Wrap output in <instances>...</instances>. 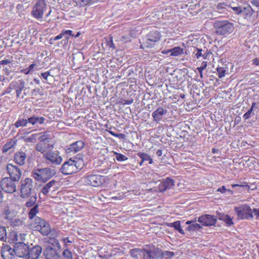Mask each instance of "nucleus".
<instances>
[{
	"instance_id": "473e14b6",
	"label": "nucleus",
	"mask_w": 259,
	"mask_h": 259,
	"mask_svg": "<svg viewBox=\"0 0 259 259\" xmlns=\"http://www.w3.org/2000/svg\"><path fill=\"white\" fill-rule=\"evenodd\" d=\"M252 9L249 5L245 7H242L241 10V14L243 16H251L252 15Z\"/></svg>"
},
{
	"instance_id": "c9c22d12",
	"label": "nucleus",
	"mask_w": 259,
	"mask_h": 259,
	"mask_svg": "<svg viewBox=\"0 0 259 259\" xmlns=\"http://www.w3.org/2000/svg\"><path fill=\"white\" fill-rule=\"evenodd\" d=\"M10 225L12 227H19L25 226L23 221L21 219L18 218H14L10 222Z\"/></svg>"
},
{
	"instance_id": "b1692460",
	"label": "nucleus",
	"mask_w": 259,
	"mask_h": 259,
	"mask_svg": "<svg viewBox=\"0 0 259 259\" xmlns=\"http://www.w3.org/2000/svg\"><path fill=\"white\" fill-rule=\"evenodd\" d=\"M46 120L45 118L42 116H38L35 115L28 117L29 124L36 126L44 124Z\"/></svg>"
},
{
	"instance_id": "cd10ccee",
	"label": "nucleus",
	"mask_w": 259,
	"mask_h": 259,
	"mask_svg": "<svg viewBox=\"0 0 259 259\" xmlns=\"http://www.w3.org/2000/svg\"><path fill=\"white\" fill-rule=\"evenodd\" d=\"M74 167L75 168V172L81 170L84 165V162L82 158H75L73 159Z\"/></svg>"
},
{
	"instance_id": "c756f323",
	"label": "nucleus",
	"mask_w": 259,
	"mask_h": 259,
	"mask_svg": "<svg viewBox=\"0 0 259 259\" xmlns=\"http://www.w3.org/2000/svg\"><path fill=\"white\" fill-rule=\"evenodd\" d=\"M169 52H170V56H178L184 53V49L179 47H176L171 49H169Z\"/></svg>"
},
{
	"instance_id": "774afa93",
	"label": "nucleus",
	"mask_w": 259,
	"mask_h": 259,
	"mask_svg": "<svg viewBox=\"0 0 259 259\" xmlns=\"http://www.w3.org/2000/svg\"><path fill=\"white\" fill-rule=\"evenodd\" d=\"M253 64L255 65H259V58H255L253 60Z\"/></svg>"
},
{
	"instance_id": "5fc2aeb1",
	"label": "nucleus",
	"mask_w": 259,
	"mask_h": 259,
	"mask_svg": "<svg viewBox=\"0 0 259 259\" xmlns=\"http://www.w3.org/2000/svg\"><path fill=\"white\" fill-rule=\"evenodd\" d=\"M253 212L256 220H259V207L258 208H253Z\"/></svg>"
},
{
	"instance_id": "7c9ffc66",
	"label": "nucleus",
	"mask_w": 259,
	"mask_h": 259,
	"mask_svg": "<svg viewBox=\"0 0 259 259\" xmlns=\"http://www.w3.org/2000/svg\"><path fill=\"white\" fill-rule=\"evenodd\" d=\"M232 188H235L236 190L241 193L244 189L248 188L249 186L245 182L241 183L240 184H235L231 185Z\"/></svg>"
},
{
	"instance_id": "49530a36",
	"label": "nucleus",
	"mask_w": 259,
	"mask_h": 259,
	"mask_svg": "<svg viewBox=\"0 0 259 259\" xmlns=\"http://www.w3.org/2000/svg\"><path fill=\"white\" fill-rule=\"evenodd\" d=\"M38 134H32L31 136L25 138L24 141L26 142L34 143L36 142Z\"/></svg>"
},
{
	"instance_id": "9b49d317",
	"label": "nucleus",
	"mask_w": 259,
	"mask_h": 259,
	"mask_svg": "<svg viewBox=\"0 0 259 259\" xmlns=\"http://www.w3.org/2000/svg\"><path fill=\"white\" fill-rule=\"evenodd\" d=\"M58 249L49 245L44 250L43 254L46 259H60V244L57 243Z\"/></svg>"
},
{
	"instance_id": "4468645a",
	"label": "nucleus",
	"mask_w": 259,
	"mask_h": 259,
	"mask_svg": "<svg viewBox=\"0 0 259 259\" xmlns=\"http://www.w3.org/2000/svg\"><path fill=\"white\" fill-rule=\"evenodd\" d=\"M7 170L10 176L9 178L16 182L19 181L22 176V171L18 167L9 163L7 166Z\"/></svg>"
},
{
	"instance_id": "f3484780",
	"label": "nucleus",
	"mask_w": 259,
	"mask_h": 259,
	"mask_svg": "<svg viewBox=\"0 0 259 259\" xmlns=\"http://www.w3.org/2000/svg\"><path fill=\"white\" fill-rule=\"evenodd\" d=\"M73 159L70 158L65 161L62 165L60 171L65 175H71L75 172V168L74 167Z\"/></svg>"
},
{
	"instance_id": "412c9836",
	"label": "nucleus",
	"mask_w": 259,
	"mask_h": 259,
	"mask_svg": "<svg viewBox=\"0 0 259 259\" xmlns=\"http://www.w3.org/2000/svg\"><path fill=\"white\" fill-rule=\"evenodd\" d=\"M84 146V143L81 141H76L70 144L66 149L67 153H76L80 151Z\"/></svg>"
},
{
	"instance_id": "6e6d98bb",
	"label": "nucleus",
	"mask_w": 259,
	"mask_h": 259,
	"mask_svg": "<svg viewBox=\"0 0 259 259\" xmlns=\"http://www.w3.org/2000/svg\"><path fill=\"white\" fill-rule=\"evenodd\" d=\"M12 62V60L6 59L0 61V65H5Z\"/></svg>"
},
{
	"instance_id": "338daca9",
	"label": "nucleus",
	"mask_w": 259,
	"mask_h": 259,
	"mask_svg": "<svg viewBox=\"0 0 259 259\" xmlns=\"http://www.w3.org/2000/svg\"><path fill=\"white\" fill-rule=\"evenodd\" d=\"M20 72L23 73L25 75H27L30 72L28 68L21 70Z\"/></svg>"
},
{
	"instance_id": "6ab92c4d",
	"label": "nucleus",
	"mask_w": 259,
	"mask_h": 259,
	"mask_svg": "<svg viewBox=\"0 0 259 259\" xmlns=\"http://www.w3.org/2000/svg\"><path fill=\"white\" fill-rule=\"evenodd\" d=\"M42 253V247L36 245L30 247L29 246V253L27 256L28 259H37Z\"/></svg>"
},
{
	"instance_id": "052dcab7",
	"label": "nucleus",
	"mask_w": 259,
	"mask_h": 259,
	"mask_svg": "<svg viewBox=\"0 0 259 259\" xmlns=\"http://www.w3.org/2000/svg\"><path fill=\"white\" fill-rule=\"evenodd\" d=\"M206 66H207V62L205 61H203L201 63V66L200 67H198L197 69H200L204 70V69H205Z\"/></svg>"
},
{
	"instance_id": "37998d69",
	"label": "nucleus",
	"mask_w": 259,
	"mask_h": 259,
	"mask_svg": "<svg viewBox=\"0 0 259 259\" xmlns=\"http://www.w3.org/2000/svg\"><path fill=\"white\" fill-rule=\"evenodd\" d=\"M221 219L223 220L228 226H230L234 224L232 218L228 215H224Z\"/></svg>"
},
{
	"instance_id": "9d476101",
	"label": "nucleus",
	"mask_w": 259,
	"mask_h": 259,
	"mask_svg": "<svg viewBox=\"0 0 259 259\" xmlns=\"http://www.w3.org/2000/svg\"><path fill=\"white\" fill-rule=\"evenodd\" d=\"M15 182L13 180L6 177L1 180L0 185L3 191L8 193H12L16 191Z\"/></svg>"
},
{
	"instance_id": "2eb2a0df",
	"label": "nucleus",
	"mask_w": 259,
	"mask_h": 259,
	"mask_svg": "<svg viewBox=\"0 0 259 259\" xmlns=\"http://www.w3.org/2000/svg\"><path fill=\"white\" fill-rule=\"evenodd\" d=\"M161 254L160 249L154 246H147L145 247L144 259H158Z\"/></svg>"
},
{
	"instance_id": "e2e57ef3",
	"label": "nucleus",
	"mask_w": 259,
	"mask_h": 259,
	"mask_svg": "<svg viewBox=\"0 0 259 259\" xmlns=\"http://www.w3.org/2000/svg\"><path fill=\"white\" fill-rule=\"evenodd\" d=\"M107 45L110 47V48H113V49H115V45L113 42V40L112 39L110 40L108 42H107Z\"/></svg>"
},
{
	"instance_id": "7ed1b4c3",
	"label": "nucleus",
	"mask_w": 259,
	"mask_h": 259,
	"mask_svg": "<svg viewBox=\"0 0 259 259\" xmlns=\"http://www.w3.org/2000/svg\"><path fill=\"white\" fill-rule=\"evenodd\" d=\"M20 196L22 198H28L31 195L37 194V189L33 185L30 178H26L20 182Z\"/></svg>"
},
{
	"instance_id": "393cba45",
	"label": "nucleus",
	"mask_w": 259,
	"mask_h": 259,
	"mask_svg": "<svg viewBox=\"0 0 259 259\" xmlns=\"http://www.w3.org/2000/svg\"><path fill=\"white\" fill-rule=\"evenodd\" d=\"M57 185L58 182L57 181L54 180H51L42 188L41 189L42 193L45 195H47L52 189L53 191H55L57 188Z\"/></svg>"
},
{
	"instance_id": "3c124183",
	"label": "nucleus",
	"mask_w": 259,
	"mask_h": 259,
	"mask_svg": "<svg viewBox=\"0 0 259 259\" xmlns=\"http://www.w3.org/2000/svg\"><path fill=\"white\" fill-rule=\"evenodd\" d=\"M63 36L64 35L63 34V32L62 31L60 34L55 36L54 38H51L50 39V44H52L53 43V41L60 39L62 38Z\"/></svg>"
},
{
	"instance_id": "bb28decb",
	"label": "nucleus",
	"mask_w": 259,
	"mask_h": 259,
	"mask_svg": "<svg viewBox=\"0 0 259 259\" xmlns=\"http://www.w3.org/2000/svg\"><path fill=\"white\" fill-rule=\"evenodd\" d=\"M16 213L13 210H10L8 207H5L3 211V217L4 219L11 221L16 217Z\"/></svg>"
},
{
	"instance_id": "4c0bfd02",
	"label": "nucleus",
	"mask_w": 259,
	"mask_h": 259,
	"mask_svg": "<svg viewBox=\"0 0 259 259\" xmlns=\"http://www.w3.org/2000/svg\"><path fill=\"white\" fill-rule=\"evenodd\" d=\"M170 227H174L176 230L178 231L181 234L184 235L185 234L183 230L182 229L180 221H178L171 223Z\"/></svg>"
},
{
	"instance_id": "f8f14e48",
	"label": "nucleus",
	"mask_w": 259,
	"mask_h": 259,
	"mask_svg": "<svg viewBox=\"0 0 259 259\" xmlns=\"http://www.w3.org/2000/svg\"><path fill=\"white\" fill-rule=\"evenodd\" d=\"M104 182H105V178L102 176L98 175H90L84 179V183L87 185L94 187L100 186Z\"/></svg>"
},
{
	"instance_id": "6e6552de",
	"label": "nucleus",
	"mask_w": 259,
	"mask_h": 259,
	"mask_svg": "<svg viewBox=\"0 0 259 259\" xmlns=\"http://www.w3.org/2000/svg\"><path fill=\"white\" fill-rule=\"evenodd\" d=\"M47 164H52L53 165H60L62 161V158L60 155L58 151H51L43 155Z\"/></svg>"
},
{
	"instance_id": "13d9d810",
	"label": "nucleus",
	"mask_w": 259,
	"mask_h": 259,
	"mask_svg": "<svg viewBox=\"0 0 259 259\" xmlns=\"http://www.w3.org/2000/svg\"><path fill=\"white\" fill-rule=\"evenodd\" d=\"M217 192H220L222 194H224L227 192V188L225 186H222V187L219 188L217 190Z\"/></svg>"
},
{
	"instance_id": "a211bd4d",
	"label": "nucleus",
	"mask_w": 259,
	"mask_h": 259,
	"mask_svg": "<svg viewBox=\"0 0 259 259\" xmlns=\"http://www.w3.org/2000/svg\"><path fill=\"white\" fill-rule=\"evenodd\" d=\"M175 181L169 177L163 179L158 185L159 192H164L167 190L172 188L175 186Z\"/></svg>"
},
{
	"instance_id": "72a5a7b5",
	"label": "nucleus",
	"mask_w": 259,
	"mask_h": 259,
	"mask_svg": "<svg viewBox=\"0 0 259 259\" xmlns=\"http://www.w3.org/2000/svg\"><path fill=\"white\" fill-rule=\"evenodd\" d=\"M16 144V141L11 140L7 143L3 147V152L6 153L12 148Z\"/></svg>"
},
{
	"instance_id": "a878e982",
	"label": "nucleus",
	"mask_w": 259,
	"mask_h": 259,
	"mask_svg": "<svg viewBox=\"0 0 259 259\" xmlns=\"http://www.w3.org/2000/svg\"><path fill=\"white\" fill-rule=\"evenodd\" d=\"M130 253L131 256L135 258L144 259L145 248H134L130 250Z\"/></svg>"
},
{
	"instance_id": "39448f33",
	"label": "nucleus",
	"mask_w": 259,
	"mask_h": 259,
	"mask_svg": "<svg viewBox=\"0 0 259 259\" xmlns=\"http://www.w3.org/2000/svg\"><path fill=\"white\" fill-rule=\"evenodd\" d=\"M31 227L44 236L48 235L51 231L50 224L39 217L34 219V222L31 224Z\"/></svg>"
},
{
	"instance_id": "c03bdc74",
	"label": "nucleus",
	"mask_w": 259,
	"mask_h": 259,
	"mask_svg": "<svg viewBox=\"0 0 259 259\" xmlns=\"http://www.w3.org/2000/svg\"><path fill=\"white\" fill-rule=\"evenodd\" d=\"M62 255L64 259H72V252L68 249H66L63 251Z\"/></svg>"
},
{
	"instance_id": "a18cd8bd",
	"label": "nucleus",
	"mask_w": 259,
	"mask_h": 259,
	"mask_svg": "<svg viewBox=\"0 0 259 259\" xmlns=\"http://www.w3.org/2000/svg\"><path fill=\"white\" fill-rule=\"evenodd\" d=\"M92 0H73V2L77 5L80 6H84L88 5Z\"/></svg>"
},
{
	"instance_id": "c85d7f7f",
	"label": "nucleus",
	"mask_w": 259,
	"mask_h": 259,
	"mask_svg": "<svg viewBox=\"0 0 259 259\" xmlns=\"http://www.w3.org/2000/svg\"><path fill=\"white\" fill-rule=\"evenodd\" d=\"M16 127H27L29 124L28 118L24 119L23 118H19L17 121L14 124Z\"/></svg>"
},
{
	"instance_id": "79ce46f5",
	"label": "nucleus",
	"mask_w": 259,
	"mask_h": 259,
	"mask_svg": "<svg viewBox=\"0 0 259 259\" xmlns=\"http://www.w3.org/2000/svg\"><path fill=\"white\" fill-rule=\"evenodd\" d=\"M114 154L115 155V159L119 162L124 161L128 159L125 155L116 152H114Z\"/></svg>"
},
{
	"instance_id": "aec40b11",
	"label": "nucleus",
	"mask_w": 259,
	"mask_h": 259,
	"mask_svg": "<svg viewBox=\"0 0 259 259\" xmlns=\"http://www.w3.org/2000/svg\"><path fill=\"white\" fill-rule=\"evenodd\" d=\"M12 88L16 90V97H19L23 90L25 89V82L23 79L13 81L11 83Z\"/></svg>"
},
{
	"instance_id": "dca6fc26",
	"label": "nucleus",
	"mask_w": 259,
	"mask_h": 259,
	"mask_svg": "<svg viewBox=\"0 0 259 259\" xmlns=\"http://www.w3.org/2000/svg\"><path fill=\"white\" fill-rule=\"evenodd\" d=\"M198 222L202 226H214L217 222V219L213 215L203 214L198 218Z\"/></svg>"
},
{
	"instance_id": "0e129e2a",
	"label": "nucleus",
	"mask_w": 259,
	"mask_h": 259,
	"mask_svg": "<svg viewBox=\"0 0 259 259\" xmlns=\"http://www.w3.org/2000/svg\"><path fill=\"white\" fill-rule=\"evenodd\" d=\"M134 100L133 99L131 100H123V104L124 105H130L133 103Z\"/></svg>"
},
{
	"instance_id": "4be33fe9",
	"label": "nucleus",
	"mask_w": 259,
	"mask_h": 259,
	"mask_svg": "<svg viewBox=\"0 0 259 259\" xmlns=\"http://www.w3.org/2000/svg\"><path fill=\"white\" fill-rule=\"evenodd\" d=\"M26 158L27 154L26 152L20 151L15 153L14 161L18 165L22 166L25 164Z\"/></svg>"
},
{
	"instance_id": "ddd939ff",
	"label": "nucleus",
	"mask_w": 259,
	"mask_h": 259,
	"mask_svg": "<svg viewBox=\"0 0 259 259\" xmlns=\"http://www.w3.org/2000/svg\"><path fill=\"white\" fill-rule=\"evenodd\" d=\"M146 37L145 47L152 48L155 45V43L159 40L161 35L158 31H151L147 35Z\"/></svg>"
},
{
	"instance_id": "bf43d9fd",
	"label": "nucleus",
	"mask_w": 259,
	"mask_h": 259,
	"mask_svg": "<svg viewBox=\"0 0 259 259\" xmlns=\"http://www.w3.org/2000/svg\"><path fill=\"white\" fill-rule=\"evenodd\" d=\"M51 75L49 71L41 73V76L46 80H48V77Z\"/></svg>"
},
{
	"instance_id": "f03ea898",
	"label": "nucleus",
	"mask_w": 259,
	"mask_h": 259,
	"mask_svg": "<svg viewBox=\"0 0 259 259\" xmlns=\"http://www.w3.org/2000/svg\"><path fill=\"white\" fill-rule=\"evenodd\" d=\"M213 27L217 34L227 36L232 33L234 30V24L228 20H216L213 23Z\"/></svg>"
},
{
	"instance_id": "f704fd0d",
	"label": "nucleus",
	"mask_w": 259,
	"mask_h": 259,
	"mask_svg": "<svg viewBox=\"0 0 259 259\" xmlns=\"http://www.w3.org/2000/svg\"><path fill=\"white\" fill-rule=\"evenodd\" d=\"M137 155L142 159V162L147 161H149V164H152L153 163L152 159L147 154L139 152L137 153Z\"/></svg>"
},
{
	"instance_id": "a19ab883",
	"label": "nucleus",
	"mask_w": 259,
	"mask_h": 259,
	"mask_svg": "<svg viewBox=\"0 0 259 259\" xmlns=\"http://www.w3.org/2000/svg\"><path fill=\"white\" fill-rule=\"evenodd\" d=\"M202 226L199 224L194 223L189 225L187 230L190 231H198L202 228Z\"/></svg>"
},
{
	"instance_id": "20e7f679",
	"label": "nucleus",
	"mask_w": 259,
	"mask_h": 259,
	"mask_svg": "<svg viewBox=\"0 0 259 259\" xmlns=\"http://www.w3.org/2000/svg\"><path fill=\"white\" fill-rule=\"evenodd\" d=\"M50 136L44 134L39 138V142L36 145L35 149L43 154L52 151L54 145L50 143Z\"/></svg>"
},
{
	"instance_id": "0eeeda50",
	"label": "nucleus",
	"mask_w": 259,
	"mask_h": 259,
	"mask_svg": "<svg viewBox=\"0 0 259 259\" xmlns=\"http://www.w3.org/2000/svg\"><path fill=\"white\" fill-rule=\"evenodd\" d=\"M7 247L9 248L8 250L10 254H12V252L14 251L17 256L24 259H28L29 245L23 243H20L15 249H12L9 246Z\"/></svg>"
},
{
	"instance_id": "f257e3e1",
	"label": "nucleus",
	"mask_w": 259,
	"mask_h": 259,
	"mask_svg": "<svg viewBox=\"0 0 259 259\" xmlns=\"http://www.w3.org/2000/svg\"><path fill=\"white\" fill-rule=\"evenodd\" d=\"M56 174L54 167L38 168L33 171L32 177L38 181L46 182Z\"/></svg>"
},
{
	"instance_id": "58836bf2",
	"label": "nucleus",
	"mask_w": 259,
	"mask_h": 259,
	"mask_svg": "<svg viewBox=\"0 0 259 259\" xmlns=\"http://www.w3.org/2000/svg\"><path fill=\"white\" fill-rule=\"evenodd\" d=\"M7 239V230L5 227H0V241L6 242Z\"/></svg>"
},
{
	"instance_id": "4d7b16f0",
	"label": "nucleus",
	"mask_w": 259,
	"mask_h": 259,
	"mask_svg": "<svg viewBox=\"0 0 259 259\" xmlns=\"http://www.w3.org/2000/svg\"><path fill=\"white\" fill-rule=\"evenodd\" d=\"M13 89V88H12V86H11L10 83L9 87L6 89L5 91L2 94V95L10 94Z\"/></svg>"
},
{
	"instance_id": "603ef678",
	"label": "nucleus",
	"mask_w": 259,
	"mask_h": 259,
	"mask_svg": "<svg viewBox=\"0 0 259 259\" xmlns=\"http://www.w3.org/2000/svg\"><path fill=\"white\" fill-rule=\"evenodd\" d=\"M241 7H231L232 9L233 10L234 12L237 14L239 15L241 14Z\"/></svg>"
},
{
	"instance_id": "2f4dec72",
	"label": "nucleus",
	"mask_w": 259,
	"mask_h": 259,
	"mask_svg": "<svg viewBox=\"0 0 259 259\" xmlns=\"http://www.w3.org/2000/svg\"><path fill=\"white\" fill-rule=\"evenodd\" d=\"M28 198V200L26 201L25 203V205L27 207L33 206L34 205H35V202L37 200V194H35V195H30Z\"/></svg>"
},
{
	"instance_id": "864d4df0",
	"label": "nucleus",
	"mask_w": 259,
	"mask_h": 259,
	"mask_svg": "<svg viewBox=\"0 0 259 259\" xmlns=\"http://www.w3.org/2000/svg\"><path fill=\"white\" fill-rule=\"evenodd\" d=\"M253 110L252 109H249L247 112H246L243 116V117L245 119H247L250 118L251 113H252Z\"/></svg>"
},
{
	"instance_id": "423d86ee",
	"label": "nucleus",
	"mask_w": 259,
	"mask_h": 259,
	"mask_svg": "<svg viewBox=\"0 0 259 259\" xmlns=\"http://www.w3.org/2000/svg\"><path fill=\"white\" fill-rule=\"evenodd\" d=\"M235 213L238 219L241 220H248L253 218V209L247 204H243L234 208Z\"/></svg>"
},
{
	"instance_id": "680f3d73",
	"label": "nucleus",
	"mask_w": 259,
	"mask_h": 259,
	"mask_svg": "<svg viewBox=\"0 0 259 259\" xmlns=\"http://www.w3.org/2000/svg\"><path fill=\"white\" fill-rule=\"evenodd\" d=\"M197 52L196 53L195 55L197 59H198L200 57L202 56V49H197Z\"/></svg>"
},
{
	"instance_id": "e433bc0d",
	"label": "nucleus",
	"mask_w": 259,
	"mask_h": 259,
	"mask_svg": "<svg viewBox=\"0 0 259 259\" xmlns=\"http://www.w3.org/2000/svg\"><path fill=\"white\" fill-rule=\"evenodd\" d=\"M38 205L35 204L29 210L28 212V217L30 219L34 218L36 214L38 212Z\"/></svg>"
},
{
	"instance_id": "1a4fd4ad",
	"label": "nucleus",
	"mask_w": 259,
	"mask_h": 259,
	"mask_svg": "<svg viewBox=\"0 0 259 259\" xmlns=\"http://www.w3.org/2000/svg\"><path fill=\"white\" fill-rule=\"evenodd\" d=\"M46 8V4L44 0H37L32 8L31 15L37 19H41Z\"/></svg>"
},
{
	"instance_id": "8fccbe9b",
	"label": "nucleus",
	"mask_w": 259,
	"mask_h": 259,
	"mask_svg": "<svg viewBox=\"0 0 259 259\" xmlns=\"http://www.w3.org/2000/svg\"><path fill=\"white\" fill-rule=\"evenodd\" d=\"M12 66L6 67L3 69V71L5 73L6 76H9L11 72Z\"/></svg>"
},
{
	"instance_id": "69168bd1",
	"label": "nucleus",
	"mask_w": 259,
	"mask_h": 259,
	"mask_svg": "<svg viewBox=\"0 0 259 259\" xmlns=\"http://www.w3.org/2000/svg\"><path fill=\"white\" fill-rule=\"evenodd\" d=\"M62 241L65 244L67 243H72V241L69 240V237H64L62 238Z\"/></svg>"
},
{
	"instance_id": "5701e85b",
	"label": "nucleus",
	"mask_w": 259,
	"mask_h": 259,
	"mask_svg": "<svg viewBox=\"0 0 259 259\" xmlns=\"http://www.w3.org/2000/svg\"><path fill=\"white\" fill-rule=\"evenodd\" d=\"M167 110L164 109L162 107H158L155 111H154L152 116L153 117V121H156L157 123L161 120L162 116L166 114Z\"/></svg>"
},
{
	"instance_id": "ea45409f",
	"label": "nucleus",
	"mask_w": 259,
	"mask_h": 259,
	"mask_svg": "<svg viewBox=\"0 0 259 259\" xmlns=\"http://www.w3.org/2000/svg\"><path fill=\"white\" fill-rule=\"evenodd\" d=\"M160 253L161 255H160V258L169 259L173 257L175 255V253L174 252L170 251H162L161 249Z\"/></svg>"
},
{
	"instance_id": "de8ad7c7",
	"label": "nucleus",
	"mask_w": 259,
	"mask_h": 259,
	"mask_svg": "<svg viewBox=\"0 0 259 259\" xmlns=\"http://www.w3.org/2000/svg\"><path fill=\"white\" fill-rule=\"evenodd\" d=\"M217 70L218 73V76L219 78H221L225 76L226 70L224 68L218 67L217 68Z\"/></svg>"
},
{
	"instance_id": "09e8293b",
	"label": "nucleus",
	"mask_w": 259,
	"mask_h": 259,
	"mask_svg": "<svg viewBox=\"0 0 259 259\" xmlns=\"http://www.w3.org/2000/svg\"><path fill=\"white\" fill-rule=\"evenodd\" d=\"M64 37L69 38L70 36H74L72 31L70 30H62Z\"/></svg>"
}]
</instances>
